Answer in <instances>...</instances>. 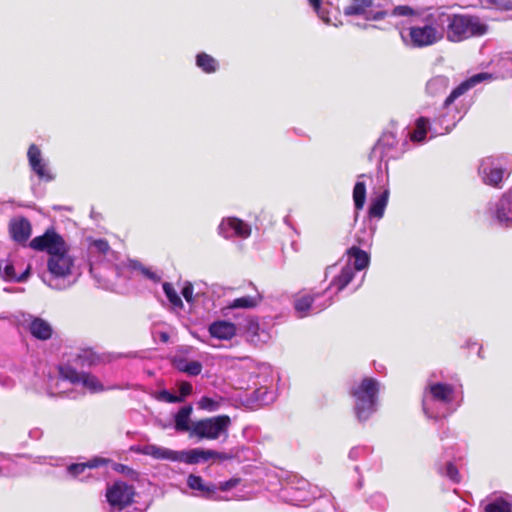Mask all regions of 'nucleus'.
Instances as JSON below:
<instances>
[{
	"instance_id": "20e7f679",
	"label": "nucleus",
	"mask_w": 512,
	"mask_h": 512,
	"mask_svg": "<svg viewBox=\"0 0 512 512\" xmlns=\"http://www.w3.org/2000/svg\"><path fill=\"white\" fill-rule=\"evenodd\" d=\"M377 383L371 378L364 379L361 384L353 390L355 397V411L359 420H364L374 411Z\"/></svg>"
},
{
	"instance_id": "603ef678",
	"label": "nucleus",
	"mask_w": 512,
	"mask_h": 512,
	"mask_svg": "<svg viewBox=\"0 0 512 512\" xmlns=\"http://www.w3.org/2000/svg\"><path fill=\"white\" fill-rule=\"evenodd\" d=\"M424 410H427L426 403L424 402ZM427 413V411H425Z\"/></svg>"
},
{
	"instance_id": "c756f323",
	"label": "nucleus",
	"mask_w": 512,
	"mask_h": 512,
	"mask_svg": "<svg viewBox=\"0 0 512 512\" xmlns=\"http://www.w3.org/2000/svg\"><path fill=\"white\" fill-rule=\"evenodd\" d=\"M447 79L444 77H435L427 83V91L430 94H437L445 91L447 88Z\"/></svg>"
},
{
	"instance_id": "b1692460",
	"label": "nucleus",
	"mask_w": 512,
	"mask_h": 512,
	"mask_svg": "<svg viewBox=\"0 0 512 512\" xmlns=\"http://www.w3.org/2000/svg\"><path fill=\"white\" fill-rule=\"evenodd\" d=\"M352 278L353 270L349 265H347L342 269L341 273L334 278V280L331 283V286L336 287L337 292H339L349 284Z\"/></svg>"
},
{
	"instance_id": "58836bf2",
	"label": "nucleus",
	"mask_w": 512,
	"mask_h": 512,
	"mask_svg": "<svg viewBox=\"0 0 512 512\" xmlns=\"http://www.w3.org/2000/svg\"><path fill=\"white\" fill-rule=\"evenodd\" d=\"M98 466V461H91L89 463L73 464L68 467L69 473L78 475L82 473L86 468H93Z\"/></svg>"
},
{
	"instance_id": "79ce46f5",
	"label": "nucleus",
	"mask_w": 512,
	"mask_h": 512,
	"mask_svg": "<svg viewBox=\"0 0 512 512\" xmlns=\"http://www.w3.org/2000/svg\"><path fill=\"white\" fill-rule=\"evenodd\" d=\"M179 392L180 395L178 397H182V400L192 393V385L189 382H181L179 384Z\"/></svg>"
},
{
	"instance_id": "ddd939ff",
	"label": "nucleus",
	"mask_w": 512,
	"mask_h": 512,
	"mask_svg": "<svg viewBox=\"0 0 512 512\" xmlns=\"http://www.w3.org/2000/svg\"><path fill=\"white\" fill-rule=\"evenodd\" d=\"M137 452L150 456L156 460H169L172 462L176 461V452L165 447H161L155 444H147L137 448Z\"/></svg>"
},
{
	"instance_id": "c03bdc74",
	"label": "nucleus",
	"mask_w": 512,
	"mask_h": 512,
	"mask_svg": "<svg viewBox=\"0 0 512 512\" xmlns=\"http://www.w3.org/2000/svg\"><path fill=\"white\" fill-rule=\"evenodd\" d=\"M182 295L187 302H191L193 295V286L191 284H186L182 289Z\"/></svg>"
},
{
	"instance_id": "e433bc0d",
	"label": "nucleus",
	"mask_w": 512,
	"mask_h": 512,
	"mask_svg": "<svg viewBox=\"0 0 512 512\" xmlns=\"http://www.w3.org/2000/svg\"><path fill=\"white\" fill-rule=\"evenodd\" d=\"M179 369L189 375L195 376L200 374L202 365L198 361H190L183 366H180Z\"/></svg>"
},
{
	"instance_id": "9b49d317",
	"label": "nucleus",
	"mask_w": 512,
	"mask_h": 512,
	"mask_svg": "<svg viewBox=\"0 0 512 512\" xmlns=\"http://www.w3.org/2000/svg\"><path fill=\"white\" fill-rule=\"evenodd\" d=\"M219 232L225 238H231L234 236L247 238L251 233V229L249 225L244 223L242 220L229 217L222 220L219 225Z\"/></svg>"
},
{
	"instance_id": "1a4fd4ad",
	"label": "nucleus",
	"mask_w": 512,
	"mask_h": 512,
	"mask_svg": "<svg viewBox=\"0 0 512 512\" xmlns=\"http://www.w3.org/2000/svg\"><path fill=\"white\" fill-rule=\"evenodd\" d=\"M175 462H184L186 464H197L202 461H208L210 459L226 460L228 455L225 453H219L214 450H205L201 448H194L187 451H177Z\"/></svg>"
},
{
	"instance_id": "39448f33",
	"label": "nucleus",
	"mask_w": 512,
	"mask_h": 512,
	"mask_svg": "<svg viewBox=\"0 0 512 512\" xmlns=\"http://www.w3.org/2000/svg\"><path fill=\"white\" fill-rule=\"evenodd\" d=\"M135 489L124 481H116L107 487L106 500L110 512H121L133 503Z\"/></svg>"
},
{
	"instance_id": "09e8293b",
	"label": "nucleus",
	"mask_w": 512,
	"mask_h": 512,
	"mask_svg": "<svg viewBox=\"0 0 512 512\" xmlns=\"http://www.w3.org/2000/svg\"><path fill=\"white\" fill-rule=\"evenodd\" d=\"M232 485H233V484H230V482H225L221 488H222L223 490H225V489H228V488H229L230 486H232Z\"/></svg>"
},
{
	"instance_id": "4468645a",
	"label": "nucleus",
	"mask_w": 512,
	"mask_h": 512,
	"mask_svg": "<svg viewBox=\"0 0 512 512\" xmlns=\"http://www.w3.org/2000/svg\"><path fill=\"white\" fill-rule=\"evenodd\" d=\"M28 159L33 171L40 177L46 180H51L52 176L46 169L45 163L41 159V152L36 145H31L28 150Z\"/></svg>"
},
{
	"instance_id": "f8f14e48",
	"label": "nucleus",
	"mask_w": 512,
	"mask_h": 512,
	"mask_svg": "<svg viewBox=\"0 0 512 512\" xmlns=\"http://www.w3.org/2000/svg\"><path fill=\"white\" fill-rule=\"evenodd\" d=\"M492 79V75L486 72L478 73L464 82H462L460 85H458L448 96V98L445 101V105L451 104L456 98L467 92L469 89L475 87L481 82L489 81Z\"/></svg>"
},
{
	"instance_id": "cd10ccee",
	"label": "nucleus",
	"mask_w": 512,
	"mask_h": 512,
	"mask_svg": "<svg viewBox=\"0 0 512 512\" xmlns=\"http://www.w3.org/2000/svg\"><path fill=\"white\" fill-rule=\"evenodd\" d=\"M196 63L198 67L207 73L214 72L217 68L215 59L205 53H201L197 56Z\"/></svg>"
},
{
	"instance_id": "f03ea898",
	"label": "nucleus",
	"mask_w": 512,
	"mask_h": 512,
	"mask_svg": "<svg viewBox=\"0 0 512 512\" xmlns=\"http://www.w3.org/2000/svg\"><path fill=\"white\" fill-rule=\"evenodd\" d=\"M488 27L478 17L470 15H454L449 19L447 39L459 42L473 36H482Z\"/></svg>"
},
{
	"instance_id": "aec40b11",
	"label": "nucleus",
	"mask_w": 512,
	"mask_h": 512,
	"mask_svg": "<svg viewBox=\"0 0 512 512\" xmlns=\"http://www.w3.org/2000/svg\"><path fill=\"white\" fill-rule=\"evenodd\" d=\"M29 330L34 337L41 340L49 339L52 335L51 325L41 318L33 319L29 325Z\"/></svg>"
},
{
	"instance_id": "412c9836",
	"label": "nucleus",
	"mask_w": 512,
	"mask_h": 512,
	"mask_svg": "<svg viewBox=\"0 0 512 512\" xmlns=\"http://www.w3.org/2000/svg\"><path fill=\"white\" fill-rule=\"evenodd\" d=\"M348 256L350 260H354L353 263L356 270H362L369 264L368 254L357 247L350 248L348 250Z\"/></svg>"
},
{
	"instance_id": "6e6552de",
	"label": "nucleus",
	"mask_w": 512,
	"mask_h": 512,
	"mask_svg": "<svg viewBox=\"0 0 512 512\" xmlns=\"http://www.w3.org/2000/svg\"><path fill=\"white\" fill-rule=\"evenodd\" d=\"M504 173L505 170L500 158L486 157L481 160L479 175L485 184L498 186L504 177Z\"/></svg>"
},
{
	"instance_id": "f3484780",
	"label": "nucleus",
	"mask_w": 512,
	"mask_h": 512,
	"mask_svg": "<svg viewBox=\"0 0 512 512\" xmlns=\"http://www.w3.org/2000/svg\"><path fill=\"white\" fill-rule=\"evenodd\" d=\"M30 273V266H27L23 273L17 274L13 263L9 260H0V276L10 281H24L28 278Z\"/></svg>"
},
{
	"instance_id": "bb28decb",
	"label": "nucleus",
	"mask_w": 512,
	"mask_h": 512,
	"mask_svg": "<svg viewBox=\"0 0 512 512\" xmlns=\"http://www.w3.org/2000/svg\"><path fill=\"white\" fill-rule=\"evenodd\" d=\"M366 200V186L364 182H356L353 189V201L356 209L360 210L363 208Z\"/></svg>"
},
{
	"instance_id": "6ab92c4d",
	"label": "nucleus",
	"mask_w": 512,
	"mask_h": 512,
	"mask_svg": "<svg viewBox=\"0 0 512 512\" xmlns=\"http://www.w3.org/2000/svg\"><path fill=\"white\" fill-rule=\"evenodd\" d=\"M192 414V407H182L174 416L175 429L178 432H189L191 434L192 424H190V417Z\"/></svg>"
},
{
	"instance_id": "ea45409f",
	"label": "nucleus",
	"mask_w": 512,
	"mask_h": 512,
	"mask_svg": "<svg viewBox=\"0 0 512 512\" xmlns=\"http://www.w3.org/2000/svg\"><path fill=\"white\" fill-rule=\"evenodd\" d=\"M155 398L159 401H164L168 403H176L182 401V397H177L176 395H173L166 390L156 393Z\"/></svg>"
},
{
	"instance_id": "423d86ee",
	"label": "nucleus",
	"mask_w": 512,
	"mask_h": 512,
	"mask_svg": "<svg viewBox=\"0 0 512 512\" xmlns=\"http://www.w3.org/2000/svg\"><path fill=\"white\" fill-rule=\"evenodd\" d=\"M30 247L37 251L47 252L49 257L69 251L67 243L54 230H47L42 236L35 237L30 242Z\"/></svg>"
},
{
	"instance_id": "a878e982",
	"label": "nucleus",
	"mask_w": 512,
	"mask_h": 512,
	"mask_svg": "<svg viewBox=\"0 0 512 512\" xmlns=\"http://www.w3.org/2000/svg\"><path fill=\"white\" fill-rule=\"evenodd\" d=\"M187 484L191 489L198 490L204 495H209L215 490L214 487L204 484L200 476H196L194 474L189 475Z\"/></svg>"
},
{
	"instance_id": "a19ab883",
	"label": "nucleus",
	"mask_w": 512,
	"mask_h": 512,
	"mask_svg": "<svg viewBox=\"0 0 512 512\" xmlns=\"http://www.w3.org/2000/svg\"><path fill=\"white\" fill-rule=\"evenodd\" d=\"M131 264H132V267H133L134 269H139V270H141V272H142L146 277H148V278H150V279H152V280H154V281H158V280H159V277H158L155 273L151 272V271H150L149 269H147V268H143V267H141V266H140L136 261L131 262Z\"/></svg>"
},
{
	"instance_id": "473e14b6",
	"label": "nucleus",
	"mask_w": 512,
	"mask_h": 512,
	"mask_svg": "<svg viewBox=\"0 0 512 512\" xmlns=\"http://www.w3.org/2000/svg\"><path fill=\"white\" fill-rule=\"evenodd\" d=\"M198 408L208 412H214L220 407V401L209 397H202L198 403Z\"/></svg>"
},
{
	"instance_id": "37998d69",
	"label": "nucleus",
	"mask_w": 512,
	"mask_h": 512,
	"mask_svg": "<svg viewBox=\"0 0 512 512\" xmlns=\"http://www.w3.org/2000/svg\"><path fill=\"white\" fill-rule=\"evenodd\" d=\"M446 475L454 482L459 481L458 471L452 464L447 465Z\"/></svg>"
},
{
	"instance_id": "c9c22d12",
	"label": "nucleus",
	"mask_w": 512,
	"mask_h": 512,
	"mask_svg": "<svg viewBox=\"0 0 512 512\" xmlns=\"http://www.w3.org/2000/svg\"><path fill=\"white\" fill-rule=\"evenodd\" d=\"M109 250L107 241L102 239L92 240L89 244V251L91 253L105 254Z\"/></svg>"
},
{
	"instance_id": "a211bd4d",
	"label": "nucleus",
	"mask_w": 512,
	"mask_h": 512,
	"mask_svg": "<svg viewBox=\"0 0 512 512\" xmlns=\"http://www.w3.org/2000/svg\"><path fill=\"white\" fill-rule=\"evenodd\" d=\"M10 232L15 241H26L31 234L30 223L25 219H15L10 224Z\"/></svg>"
},
{
	"instance_id": "de8ad7c7",
	"label": "nucleus",
	"mask_w": 512,
	"mask_h": 512,
	"mask_svg": "<svg viewBox=\"0 0 512 512\" xmlns=\"http://www.w3.org/2000/svg\"><path fill=\"white\" fill-rule=\"evenodd\" d=\"M160 337L163 342H166L168 340V335L166 333H161Z\"/></svg>"
},
{
	"instance_id": "f704fd0d",
	"label": "nucleus",
	"mask_w": 512,
	"mask_h": 512,
	"mask_svg": "<svg viewBox=\"0 0 512 512\" xmlns=\"http://www.w3.org/2000/svg\"><path fill=\"white\" fill-rule=\"evenodd\" d=\"M313 299L309 296L298 299L295 303V309L299 313L300 317H304L311 307Z\"/></svg>"
},
{
	"instance_id": "49530a36",
	"label": "nucleus",
	"mask_w": 512,
	"mask_h": 512,
	"mask_svg": "<svg viewBox=\"0 0 512 512\" xmlns=\"http://www.w3.org/2000/svg\"><path fill=\"white\" fill-rule=\"evenodd\" d=\"M385 15H386V13H385V12H379V13H377V14H375V15L373 16V19H375V20H377V19H382V18H384V17H385Z\"/></svg>"
},
{
	"instance_id": "5701e85b",
	"label": "nucleus",
	"mask_w": 512,
	"mask_h": 512,
	"mask_svg": "<svg viewBox=\"0 0 512 512\" xmlns=\"http://www.w3.org/2000/svg\"><path fill=\"white\" fill-rule=\"evenodd\" d=\"M433 398L443 402L451 400L452 388L445 384H434L429 386Z\"/></svg>"
},
{
	"instance_id": "72a5a7b5",
	"label": "nucleus",
	"mask_w": 512,
	"mask_h": 512,
	"mask_svg": "<svg viewBox=\"0 0 512 512\" xmlns=\"http://www.w3.org/2000/svg\"><path fill=\"white\" fill-rule=\"evenodd\" d=\"M258 300L255 297L244 296L235 299L230 305L231 308H252L256 306Z\"/></svg>"
},
{
	"instance_id": "2eb2a0df",
	"label": "nucleus",
	"mask_w": 512,
	"mask_h": 512,
	"mask_svg": "<svg viewBox=\"0 0 512 512\" xmlns=\"http://www.w3.org/2000/svg\"><path fill=\"white\" fill-rule=\"evenodd\" d=\"M209 332L219 340H230L236 335V326L228 321H216L210 325Z\"/></svg>"
},
{
	"instance_id": "a18cd8bd",
	"label": "nucleus",
	"mask_w": 512,
	"mask_h": 512,
	"mask_svg": "<svg viewBox=\"0 0 512 512\" xmlns=\"http://www.w3.org/2000/svg\"><path fill=\"white\" fill-rule=\"evenodd\" d=\"M308 1L312 5V7L314 8L315 12L319 15V17H321L324 22L328 23L329 20L327 18H325L323 16V14L321 13V11H320L321 0H308Z\"/></svg>"
},
{
	"instance_id": "4c0bfd02",
	"label": "nucleus",
	"mask_w": 512,
	"mask_h": 512,
	"mask_svg": "<svg viewBox=\"0 0 512 512\" xmlns=\"http://www.w3.org/2000/svg\"><path fill=\"white\" fill-rule=\"evenodd\" d=\"M482 4L494 6L500 10H512V0H481Z\"/></svg>"
},
{
	"instance_id": "393cba45",
	"label": "nucleus",
	"mask_w": 512,
	"mask_h": 512,
	"mask_svg": "<svg viewBox=\"0 0 512 512\" xmlns=\"http://www.w3.org/2000/svg\"><path fill=\"white\" fill-rule=\"evenodd\" d=\"M371 6L370 0H352V2L345 8L347 15H365L367 9Z\"/></svg>"
},
{
	"instance_id": "f257e3e1",
	"label": "nucleus",
	"mask_w": 512,
	"mask_h": 512,
	"mask_svg": "<svg viewBox=\"0 0 512 512\" xmlns=\"http://www.w3.org/2000/svg\"><path fill=\"white\" fill-rule=\"evenodd\" d=\"M391 14L397 17H408L412 21L421 20V24H414L400 32L401 38L406 45L412 47H426L433 45L443 38L444 14L435 17L431 13L413 9L407 5L396 6Z\"/></svg>"
},
{
	"instance_id": "8fccbe9b",
	"label": "nucleus",
	"mask_w": 512,
	"mask_h": 512,
	"mask_svg": "<svg viewBox=\"0 0 512 512\" xmlns=\"http://www.w3.org/2000/svg\"><path fill=\"white\" fill-rule=\"evenodd\" d=\"M48 285L51 287L60 288V286L58 284H53L52 280L48 281Z\"/></svg>"
},
{
	"instance_id": "0eeeda50",
	"label": "nucleus",
	"mask_w": 512,
	"mask_h": 512,
	"mask_svg": "<svg viewBox=\"0 0 512 512\" xmlns=\"http://www.w3.org/2000/svg\"><path fill=\"white\" fill-rule=\"evenodd\" d=\"M59 375L60 378L57 380V386H62L66 381H68L72 384L82 383L83 386L92 393L100 392L105 389L95 376L89 374H79L76 370L69 366L61 367L59 369Z\"/></svg>"
},
{
	"instance_id": "c85d7f7f",
	"label": "nucleus",
	"mask_w": 512,
	"mask_h": 512,
	"mask_svg": "<svg viewBox=\"0 0 512 512\" xmlns=\"http://www.w3.org/2000/svg\"><path fill=\"white\" fill-rule=\"evenodd\" d=\"M429 121L426 118H419L416 122V127L411 134V139L415 142H421L425 139Z\"/></svg>"
},
{
	"instance_id": "dca6fc26",
	"label": "nucleus",
	"mask_w": 512,
	"mask_h": 512,
	"mask_svg": "<svg viewBox=\"0 0 512 512\" xmlns=\"http://www.w3.org/2000/svg\"><path fill=\"white\" fill-rule=\"evenodd\" d=\"M496 218L500 223L512 224V190L500 200L496 210Z\"/></svg>"
},
{
	"instance_id": "7ed1b4c3",
	"label": "nucleus",
	"mask_w": 512,
	"mask_h": 512,
	"mask_svg": "<svg viewBox=\"0 0 512 512\" xmlns=\"http://www.w3.org/2000/svg\"><path fill=\"white\" fill-rule=\"evenodd\" d=\"M231 419L227 415H219L201 419L192 423L191 437L215 440L222 435L227 436Z\"/></svg>"
},
{
	"instance_id": "9d476101",
	"label": "nucleus",
	"mask_w": 512,
	"mask_h": 512,
	"mask_svg": "<svg viewBox=\"0 0 512 512\" xmlns=\"http://www.w3.org/2000/svg\"><path fill=\"white\" fill-rule=\"evenodd\" d=\"M74 260L69 251L52 256L48 259V270L53 279L65 278L71 274Z\"/></svg>"
},
{
	"instance_id": "3c124183",
	"label": "nucleus",
	"mask_w": 512,
	"mask_h": 512,
	"mask_svg": "<svg viewBox=\"0 0 512 512\" xmlns=\"http://www.w3.org/2000/svg\"><path fill=\"white\" fill-rule=\"evenodd\" d=\"M62 393H63L62 391H55V392H53V394H55V395H60Z\"/></svg>"
},
{
	"instance_id": "7c9ffc66",
	"label": "nucleus",
	"mask_w": 512,
	"mask_h": 512,
	"mask_svg": "<svg viewBox=\"0 0 512 512\" xmlns=\"http://www.w3.org/2000/svg\"><path fill=\"white\" fill-rule=\"evenodd\" d=\"M485 512H512V504L505 500H496L485 506Z\"/></svg>"
},
{
	"instance_id": "2f4dec72",
	"label": "nucleus",
	"mask_w": 512,
	"mask_h": 512,
	"mask_svg": "<svg viewBox=\"0 0 512 512\" xmlns=\"http://www.w3.org/2000/svg\"><path fill=\"white\" fill-rule=\"evenodd\" d=\"M163 290L168 298V300L170 301V303L174 306V307H177V308H180L182 307V300L181 298L178 296L177 292L175 291V289L171 286V284L169 283H164L163 284Z\"/></svg>"
},
{
	"instance_id": "4be33fe9",
	"label": "nucleus",
	"mask_w": 512,
	"mask_h": 512,
	"mask_svg": "<svg viewBox=\"0 0 512 512\" xmlns=\"http://www.w3.org/2000/svg\"><path fill=\"white\" fill-rule=\"evenodd\" d=\"M388 190H385L382 195L374 199L369 208V214L372 217L381 218L383 216L385 207L388 202Z\"/></svg>"
}]
</instances>
